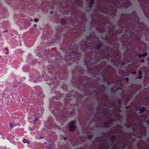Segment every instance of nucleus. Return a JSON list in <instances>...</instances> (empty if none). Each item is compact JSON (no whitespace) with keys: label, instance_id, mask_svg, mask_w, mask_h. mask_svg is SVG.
<instances>
[{"label":"nucleus","instance_id":"2","mask_svg":"<svg viewBox=\"0 0 149 149\" xmlns=\"http://www.w3.org/2000/svg\"><path fill=\"white\" fill-rule=\"evenodd\" d=\"M23 142L24 143H27L28 144L29 143V141H27V140L26 139H24L23 140Z\"/></svg>","mask_w":149,"mask_h":149},{"label":"nucleus","instance_id":"17","mask_svg":"<svg viewBox=\"0 0 149 149\" xmlns=\"http://www.w3.org/2000/svg\"><path fill=\"white\" fill-rule=\"evenodd\" d=\"M142 77V76H140V77H139V79H140Z\"/></svg>","mask_w":149,"mask_h":149},{"label":"nucleus","instance_id":"23","mask_svg":"<svg viewBox=\"0 0 149 149\" xmlns=\"http://www.w3.org/2000/svg\"><path fill=\"white\" fill-rule=\"evenodd\" d=\"M31 21H32V19H31Z\"/></svg>","mask_w":149,"mask_h":149},{"label":"nucleus","instance_id":"21","mask_svg":"<svg viewBox=\"0 0 149 149\" xmlns=\"http://www.w3.org/2000/svg\"><path fill=\"white\" fill-rule=\"evenodd\" d=\"M37 118H36V120H37Z\"/></svg>","mask_w":149,"mask_h":149},{"label":"nucleus","instance_id":"15","mask_svg":"<svg viewBox=\"0 0 149 149\" xmlns=\"http://www.w3.org/2000/svg\"><path fill=\"white\" fill-rule=\"evenodd\" d=\"M126 79V80L127 81V82H128V78H127Z\"/></svg>","mask_w":149,"mask_h":149},{"label":"nucleus","instance_id":"24","mask_svg":"<svg viewBox=\"0 0 149 149\" xmlns=\"http://www.w3.org/2000/svg\"><path fill=\"white\" fill-rule=\"evenodd\" d=\"M6 53L7 54H8V52H6Z\"/></svg>","mask_w":149,"mask_h":149},{"label":"nucleus","instance_id":"11","mask_svg":"<svg viewBox=\"0 0 149 149\" xmlns=\"http://www.w3.org/2000/svg\"><path fill=\"white\" fill-rule=\"evenodd\" d=\"M102 45L100 44V45H98L97 47L98 48H99L100 46H101Z\"/></svg>","mask_w":149,"mask_h":149},{"label":"nucleus","instance_id":"6","mask_svg":"<svg viewBox=\"0 0 149 149\" xmlns=\"http://www.w3.org/2000/svg\"><path fill=\"white\" fill-rule=\"evenodd\" d=\"M147 55V54L146 52H145L144 54H142L143 57L146 56Z\"/></svg>","mask_w":149,"mask_h":149},{"label":"nucleus","instance_id":"22","mask_svg":"<svg viewBox=\"0 0 149 149\" xmlns=\"http://www.w3.org/2000/svg\"><path fill=\"white\" fill-rule=\"evenodd\" d=\"M6 49L7 51L8 50V49H7V48H6Z\"/></svg>","mask_w":149,"mask_h":149},{"label":"nucleus","instance_id":"14","mask_svg":"<svg viewBox=\"0 0 149 149\" xmlns=\"http://www.w3.org/2000/svg\"><path fill=\"white\" fill-rule=\"evenodd\" d=\"M132 74H135L136 73V72H132Z\"/></svg>","mask_w":149,"mask_h":149},{"label":"nucleus","instance_id":"19","mask_svg":"<svg viewBox=\"0 0 149 149\" xmlns=\"http://www.w3.org/2000/svg\"><path fill=\"white\" fill-rule=\"evenodd\" d=\"M7 31H7H7H4L3 32V33H4L5 32H7Z\"/></svg>","mask_w":149,"mask_h":149},{"label":"nucleus","instance_id":"20","mask_svg":"<svg viewBox=\"0 0 149 149\" xmlns=\"http://www.w3.org/2000/svg\"><path fill=\"white\" fill-rule=\"evenodd\" d=\"M64 139L65 140H66V137H65V138H64Z\"/></svg>","mask_w":149,"mask_h":149},{"label":"nucleus","instance_id":"9","mask_svg":"<svg viewBox=\"0 0 149 149\" xmlns=\"http://www.w3.org/2000/svg\"><path fill=\"white\" fill-rule=\"evenodd\" d=\"M142 73V72L141 70H139V75H140Z\"/></svg>","mask_w":149,"mask_h":149},{"label":"nucleus","instance_id":"5","mask_svg":"<svg viewBox=\"0 0 149 149\" xmlns=\"http://www.w3.org/2000/svg\"><path fill=\"white\" fill-rule=\"evenodd\" d=\"M147 55V54L146 52H145L144 54H142L143 57L146 56Z\"/></svg>","mask_w":149,"mask_h":149},{"label":"nucleus","instance_id":"12","mask_svg":"<svg viewBox=\"0 0 149 149\" xmlns=\"http://www.w3.org/2000/svg\"><path fill=\"white\" fill-rule=\"evenodd\" d=\"M144 61V59L141 60V62H143Z\"/></svg>","mask_w":149,"mask_h":149},{"label":"nucleus","instance_id":"1","mask_svg":"<svg viewBox=\"0 0 149 149\" xmlns=\"http://www.w3.org/2000/svg\"><path fill=\"white\" fill-rule=\"evenodd\" d=\"M75 122L74 121H72L70 122L69 124V129L71 132L74 131L75 130Z\"/></svg>","mask_w":149,"mask_h":149},{"label":"nucleus","instance_id":"10","mask_svg":"<svg viewBox=\"0 0 149 149\" xmlns=\"http://www.w3.org/2000/svg\"><path fill=\"white\" fill-rule=\"evenodd\" d=\"M10 126L11 127H13V123H11L10 124Z\"/></svg>","mask_w":149,"mask_h":149},{"label":"nucleus","instance_id":"8","mask_svg":"<svg viewBox=\"0 0 149 149\" xmlns=\"http://www.w3.org/2000/svg\"><path fill=\"white\" fill-rule=\"evenodd\" d=\"M142 56H143H143L142 55V54H141V55H139V56H138V57L140 58V57H141Z\"/></svg>","mask_w":149,"mask_h":149},{"label":"nucleus","instance_id":"18","mask_svg":"<svg viewBox=\"0 0 149 149\" xmlns=\"http://www.w3.org/2000/svg\"><path fill=\"white\" fill-rule=\"evenodd\" d=\"M89 7L90 8L91 7H92L91 5H90L89 6Z\"/></svg>","mask_w":149,"mask_h":149},{"label":"nucleus","instance_id":"13","mask_svg":"<svg viewBox=\"0 0 149 149\" xmlns=\"http://www.w3.org/2000/svg\"><path fill=\"white\" fill-rule=\"evenodd\" d=\"M36 26H37V25H36V24H34V27H36Z\"/></svg>","mask_w":149,"mask_h":149},{"label":"nucleus","instance_id":"4","mask_svg":"<svg viewBox=\"0 0 149 149\" xmlns=\"http://www.w3.org/2000/svg\"><path fill=\"white\" fill-rule=\"evenodd\" d=\"M94 2V0H91L90 3L91 4H93V3Z\"/></svg>","mask_w":149,"mask_h":149},{"label":"nucleus","instance_id":"16","mask_svg":"<svg viewBox=\"0 0 149 149\" xmlns=\"http://www.w3.org/2000/svg\"><path fill=\"white\" fill-rule=\"evenodd\" d=\"M147 122L148 123V124H149V120L147 121Z\"/></svg>","mask_w":149,"mask_h":149},{"label":"nucleus","instance_id":"3","mask_svg":"<svg viewBox=\"0 0 149 149\" xmlns=\"http://www.w3.org/2000/svg\"><path fill=\"white\" fill-rule=\"evenodd\" d=\"M144 110H145V109L144 108H142L141 109H139V113H142Z\"/></svg>","mask_w":149,"mask_h":149},{"label":"nucleus","instance_id":"7","mask_svg":"<svg viewBox=\"0 0 149 149\" xmlns=\"http://www.w3.org/2000/svg\"><path fill=\"white\" fill-rule=\"evenodd\" d=\"M34 20L36 22H37L38 21V19L37 18H36L34 19Z\"/></svg>","mask_w":149,"mask_h":149}]
</instances>
